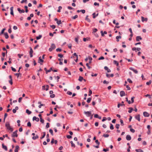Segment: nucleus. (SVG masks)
<instances>
[{"mask_svg": "<svg viewBox=\"0 0 152 152\" xmlns=\"http://www.w3.org/2000/svg\"><path fill=\"white\" fill-rule=\"evenodd\" d=\"M5 126L7 129L8 130H10L11 132H12L13 131V129L10 126L9 122H7L6 123Z\"/></svg>", "mask_w": 152, "mask_h": 152, "instance_id": "obj_1", "label": "nucleus"}, {"mask_svg": "<svg viewBox=\"0 0 152 152\" xmlns=\"http://www.w3.org/2000/svg\"><path fill=\"white\" fill-rule=\"evenodd\" d=\"M56 47L54 44H52L51 45L49 49V51L50 52H51L53 50L56 48Z\"/></svg>", "mask_w": 152, "mask_h": 152, "instance_id": "obj_2", "label": "nucleus"}, {"mask_svg": "<svg viewBox=\"0 0 152 152\" xmlns=\"http://www.w3.org/2000/svg\"><path fill=\"white\" fill-rule=\"evenodd\" d=\"M84 113L87 117H89L91 115V111H85L84 112Z\"/></svg>", "mask_w": 152, "mask_h": 152, "instance_id": "obj_3", "label": "nucleus"}, {"mask_svg": "<svg viewBox=\"0 0 152 152\" xmlns=\"http://www.w3.org/2000/svg\"><path fill=\"white\" fill-rule=\"evenodd\" d=\"M18 132V130H16L15 132H13L12 134V137H17L18 136V135L17 134V133Z\"/></svg>", "mask_w": 152, "mask_h": 152, "instance_id": "obj_4", "label": "nucleus"}, {"mask_svg": "<svg viewBox=\"0 0 152 152\" xmlns=\"http://www.w3.org/2000/svg\"><path fill=\"white\" fill-rule=\"evenodd\" d=\"M54 20L56 22V23L58 25H59L61 23V20H58L57 18H55Z\"/></svg>", "mask_w": 152, "mask_h": 152, "instance_id": "obj_5", "label": "nucleus"}, {"mask_svg": "<svg viewBox=\"0 0 152 152\" xmlns=\"http://www.w3.org/2000/svg\"><path fill=\"white\" fill-rule=\"evenodd\" d=\"M44 61L41 59V56H40L39 58L38 62L40 63V64H42V63Z\"/></svg>", "mask_w": 152, "mask_h": 152, "instance_id": "obj_6", "label": "nucleus"}, {"mask_svg": "<svg viewBox=\"0 0 152 152\" xmlns=\"http://www.w3.org/2000/svg\"><path fill=\"white\" fill-rule=\"evenodd\" d=\"M143 115L145 117H148L149 116V114L146 112H144L143 113Z\"/></svg>", "mask_w": 152, "mask_h": 152, "instance_id": "obj_7", "label": "nucleus"}, {"mask_svg": "<svg viewBox=\"0 0 152 152\" xmlns=\"http://www.w3.org/2000/svg\"><path fill=\"white\" fill-rule=\"evenodd\" d=\"M129 69L130 70L133 71V72L136 74H137L138 72V71L136 69H134L132 67H130Z\"/></svg>", "mask_w": 152, "mask_h": 152, "instance_id": "obj_8", "label": "nucleus"}, {"mask_svg": "<svg viewBox=\"0 0 152 152\" xmlns=\"http://www.w3.org/2000/svg\"><path fill=\"white\" fill-rule=\"evenodd\" d=\"M17 10L20 13H24L25 12V11L24 10L22 9V10H21L20 8H18L17 9Z\"/></svg>", "mask_w": 152, "mask_h": 152, "instance_id": "obj_9", "label": "nucleus"}, {"mask_svg": "<svg viewBox=\"0 0 152 152\" xmlns=\"http://www.w3.org/2000/svg\"><path fill=\"white\" fill-rule=\"evenodd\" d=\"M142 39V37L140 36H138L136 37V40L137 41H139L140 40Z\"/></svg>", "mask_w": 152, "mask_h": 152, "instance_id": "obj_10", "label": "nucleus"}, {"mask_svg": "<svg viewBox=\"0 0 152 152\" xmlns=\"http://www.w3.org/2000/svg\"><path fill=\"white\" fill-rule=\"evenodd\" d=\"M135 118L136 120H137L138 121H140V115L138 114L135 117Z\"/></svg>", "mask_w": 152, "mask_h": 152, "instance_id": "obj_11", "label": "nucleus"}, {"mask_svg": "<svg viewBox=\"0 0 152 152\" xmlns=\"http://www.w3.org/2000/svg\"><path fill=\"white\" fill-rule=\"evenodd\" d=\"M141 18V20L142 22H143L144 21L147 22L148 20V18H145L143 16H142Z\"/></svg>", "mask_w": 152, "mask_h": 152, "instance_id": "obj_12", "label": "nucleus"}, {"mask_svg": "<svg viewBox=\"0 0 152 152\" xmlns=\"http://www.w3.org/2000/svg\"><path fill=\"white\" fill-rule=\"evenodd\" d=\"M13 7H12L10 8V14L12 15H14V13H13Z\"/></svg>", "mask_w": 152, "mask_h": 152, "instance_id": "obj_13", "label": "nucleus"}, {"mask_svg": "<svg viewBox=\"0 0 152 152\" xmlns=\"http://www.w3.org/2000/svg\"><path fill=\"white\" fill-rule=\"evenodd\" d=\"M125 106V104H124V102L122 101L121 102V103L118 104V108H119L121 106Z\"/></svg>", "mask_w": 152, "mask_h": 152, "instance_id": "obj_14", "label": "nucleus"}, {"mask_svg": "<svg viewBox=\"0 0 152 152\" xmlns=\"http://www.w3.org/2000/svg\"><path fill=\"white\" fill-rule=\"evenodd\" d=\"M33 120H35L37 122H38L39 121V118H37L36 116H34L33 118Z\"/></svg>", "mask_w": 152, "mask_h": 152, "instance_id": "obj_15", "label": "nucleus"}, {"mask_svg": "<svg viewBox=\"0 0 152 152\" xmlns=\"http://www.w3.org/2000/svg\"><path fill=\"white\" fill-rule=\"evenodd\" d=\"M120 95L121 97H123V96H125V93L124 91H122L120 92Z\"/></svg>", "mask_w": 152, "mask_h": 152, "instance_id": "obj_16", "label": "nucleus"}, {"mask_svg": "<svg viewBox=\"0 0 152 152\" xmlns=\"http://www.w3.org/2000/svg\"><path fill=\"white\" fill-rule=\"evenodd\" d=\"M126 139L128 140H130L131 139V137L130 135H127L126 136Z\"/></svg>", "mask_w": 152, "mask_h": 152, "instance_id": "obj_17", "label": "nucleus"}, {"mask_svg": "<svg viewBox=\"0 0 152 152\" xmlns=\"http://www.w3.org/2000/svg\"><path fill=\"white\" fill-rule=\"evenodd\" d=\"M2 148L4 149L5 151H7V148L6 145H4V144H2Z\"/></svg>", "mask_w": 152, "mask_h": 152, "instance_id": "obj_18", "label": "nucleus"}, {"mask_svg": "<svg viewBox=\"0 0 152 152\" xmlns=\"http://www.w3.org/2000/svg\"><path fill=\"white\" fill-rule=\"evenodd\" d=\"M19 148V147L18 145H16L15 146V152H18Z\"/></svg>", "mask_w": 152, "mask_h": 152, "instance_id": "obj_19", "label": "nucleus"}, {"mask_svg": "<svg viewBox=\"0 0 152 152\" xmlns=\"http://www.w3.org/2000/svg\"><path fill=\"white\" fill-rule=\"evenodd\" d=\"M128 109L129 110L128 112L129 113H131L132 111L133 110V108L131 107L128 108Z\"/></svg>", "mask_w": 152, "mask_h": 152, "instance_id": "obj_20", "label": "nucleus"}, {"mask_svg": "<svg viewBox=\"0 0 152 152\" xmlns=\"http://www.w3.org/2000/svg\"><path fill=\"white\" fill-rule=\"evenodd\" d=\"M39 138V136L37 135H36L35 136H33L32 137V139L34 140H36Z\"/></svg>", "mask_w": 152, "mask_h": 152, "instance_id": "obj_21", "label": "nucleus"}, {"mask_svg": "<svg viewBox=\"0 0 152 152\" xmlns=\"http://www.w3.org/2000/svg\"><path fill=\"white\" fill-rule=\"evenodd\" d=\"M113 64L116 65L117 66H118L119 65V63L118 62L115 60H114L113 61Z\"/></svg>", "mask_w": 152, "mask_h": 152, "instance_id": "obj_22", "label": "nucleus"}, {"mask_svg": "<svg viewBox=\"0 0 152 152\" xmlns=\"http://www.w3.org/2000/svg\"><path fill=\"white\" fill-rule=\"evenodd\" d=\"M88 15H87L86 18L85 20H86L88 22H91V20L89 18H88Z\"/></svg>", "mask_w": 152, "mask_h": 152, "instance_id": "obj_23", "label": "nucleus"}, {"mask_svg": "<svg viewBox=\"0 0 152 152\" xmlns=\"http://www.w3.org/2000/svg\"><path fill=\"white\" fill-rule=\"evenodd\" d=\"M121 36H117L116 37V41L117 42H118L119 41V39H121Z\"/></svg>", "mask_w": 152, "mask_h": 152, "instance_id": "obj_24", "label": "nucleus"}, {"mask_svg": "<svg viewBox=\"0 0 152 152\" xmlns=\"http://www.w3.org/2000/svg\"><path fill=\"white\" fill-rule=\"evenodd\" d=\"M26 112L28 115H30L31 113V111H29L28 109L26 110Z\"/></svg>", "mask_w": 152, "mask_h": 152, "instance_id": "obj_25", "label": "nucleus"}, {"mask_svg": "<svg viewBox=\"0 0 152 152\" xmlns=\"http://www.w3.org/2000/svg\"><path fill=\"white\" fill-rule=\"evenodd\" d=\"M43 135L42 136V137H40V138L41 139H42L45 136V135H46V133H45V132H43Z\"/></svg>", "mask_w": 152, "mask_h": 152, "instance_id": "obj_26", "label": "nucleus"}, {"mask_svg": "<svg viewBox=\"0 0 152 152\" xmlns=\"http://www.w3.org/2000/svg\"><path fill=\"white\" fill-rule=\"evenodd\" d=\"M83 78L81 76H80L79 77V78L78 79V80L80 81L81 82L83 80Z\"/></svg>", "mask_w": 152, "mask_h": 152, "instance_id": "obj_27", "label": "nucleus"}, {"mask_svg": "<svg viewBox=\"0 0 152 152\" xmlns=\"http://www.w3.org/2000/svg\"><path fill=\"white\" fill-rule=\"evenodd\" d=\"M4 35H5V38L6 39H7L8 38L9 36L7 33H4Z\"/></svg>", "mask_w": 152, "mask_h": 152, "instance_id": "obj_28", "label": "nucleus"}, {"mask_svg": "<svg viewBox=\"0 0 152 152\" xmlns=\"http://www.w3.org/2000/svg\"><path fill=\"white\" fill-rule=\"evenodd\" d=\"M42 37V35H39L38 36L36 37V39L37 40H39Z\"/></svg>", "mask_w": 152, "mask_h": 152, "instance_id": "obj_29", "label": "nucleus"}, {"mask_svg": "<svg viewBox=\"0 0 152 152\" xmlns=\"http://www.w3.org/2000/svg\"><path fill=\"white\" fill-rule=\"evenodd\" d=\"M135 151L137 152H143V150L141 149H136Z\"/></svg>", "mask_w": 152, "mask_h": 152, "instance_id": "obj_30", "label": "nucleus"}, {"mask_svg": "<svg viewBox=\"0 0 152 152\" xmlns=\"http://www.w3.org/2000/svg\"><path fill=\"white\" fill-rule=\"evenodd\" d=\"M70 143L71 144V146L72 147L75 148V144L73 143V142L72 141H70Z\"/></svg>", "mask_w": 152, "mask_h": 152, "instance_id": "obj_31", "label": "nucleus"}, {"mask_svg": "<svg viewBox=\"0 0 152 152\" xmlns=\"http://www.w3.org/2000/svg\"><path fill=\"white\" fill-rule=\"evenodd\" d=\"M88 59L89 60V64H91V61L92 60V58L90 56H88Z\"/></svg>", "mask_w": 152, "mask_h": 152, "instance_id": "obj_32", "label": "nucleus"}, {"mask_svg": "<svg viewBox=\"0 0 152 152\" xmlns=\"http://www.w3.org/2000/svg\"><path fill=\"white\" fill-rule=\"evenodd\" d=\"M110 128L111 130H113L114 129V127L113 125L110 123Z\"/></svg>", "mask_w": 152, "mask_h": 152, "instance_id": "obj_33", "label": "nucleus"}, {"mask_svg": "<svg viewBox=\"0 0 152 152\" xmlns=\"http://www.w3.org/2000/svg\"><path fill=\"white\" fill-rule=\"evenodd\" d=\"M91 98L90 97L88 98L87 100V102L88 103H89L91 102Z\"/></svg>", "mask_w": 152, "mask_h": 152, "instance_id": "obj_34", "label": "nucleus"}, {"mask_svg": "<svg viewBox=\"0 0 152 152\" xmlns=\"http://www.w3.org/2000/svg\"><path fill=\"white\" fill-rule=\"evenodd\" d=\"M62 7L61 6H59L58 7V9L57 10V12H60L61 11L60 10H61L62 9Z\"/></svg>", "mask_w": 152, "mask_h": 152, "instance_id": "obj_35", "label": "nucleus"}, {"mask_svg": "<svg viewBox=\"0 0 152 152\" xmlns=\"http://www.w3.org/2000/svg\"><path fill=\"white\" fill-rule=\"evenodd\" d=\"M127 80L130 83H132V81L130 78H128Z\"/></svg>", "mask_w": 152, "mask_h": 152, "instance_id": "obj_36", "label": "nucleus"}, {"mask_svg": "<svg viewBox=\"0 0 152 152\" xmlns=\"http://www.w3.org/2000/svg\"><path fill=\"white\" fill-rule=\"evenodd\" d=\"M29 48L30 49V50L29 51V53H33V50H32V48L30 47Z\"/></svg>", "mask_w": 152, "mask_h": 152, "instance_id": "obj_37", "label": "nucleus"}, {"mask_svg": "<svg viewBox=\"0 0 152 152\" xmlns=\"http://www.w3.org/2000/svg\"><path fill=\"white\" fill-rule=\"evenodd\" d=\"M52 70V68H50L49 70L46 71V74H47L48 72H50Z\"/></svg>", "mask_w": 152, "mask_h": 152, "instance_id": "obj_38", "label": "nucleus"}, {"mask_svg": "<svg viewBox=\"0 0 152 152\" xmlns=\"http://www.w3.org/2000/svg\"><path fill=\"white\" fill-rule=\"evenodd\" d=\"M109 135L108 134H104L103 136L104 137H108L109 136Z\"/></svg>", "mask_w": 152, "mask_h": 152, "instance_id": "obj_39", "label": "nucleus"}, {"mask_svg": "<svg viewBox=\"0 0 152 152\" xmlns=\"http://www.w3.org/2000/svg\"><path fill=\"white\" fill-rule=\"evenodd\" d=\"M24 8L25 9V12H28V7L27 6H25L24 7Z\"/></svg>", "mask_w": 152, "mask_h": 152, "instance_id": "obj_40", "label": "nucleus"}, {"mask_svg": "<svg viewBox=\"0 0 152 152\" xmlns=\"http://www.w3.org/2000/svg\"><path fill=\"white\" fill-rule=\"evenodd\" d=\"M120 123H121V125L122 126H123L124 125V123H123V121L121 120V119H120Z\"/></svg>", "mask_w": 152, "mask_h": 152, "instance_id": "obj_41", "label": "nucleus"}, {"mask_svg": "<svg viewBox=\"0 0 152 152\" xmlns=\"http://www.w3.org/2000/svg\"><path fill=\"white\" fill-rule=\"evenodd\" d=\"M5 30V28H3L1 31V32L0 33V35H1V34H3L4 33V31Z\"/></svg>", "mask_w": 152, "mask_h": 152, "instance_id": "obj_42", "label": "nucleus"}, {"mask_svg": "<svg viewBox=\"0 0 152 152\" xmlns=\"http://www.w3.org/2000/svg\"><path fill=\"white\" fill-rule=\"evenodd\" d=\"M23 54H18V57L20 58H21V56H23Z\"/></svg>", "mask_w": 152, "mask_h": 152, "instance_id": "obj_43", "label": "nucleus"}, {"mask_svg": "<svg viewBox=\"0 0 152 152\" xmlns=\"http://www.w3.org/2000/svg\"><path fill=\"white\" fill-rule=\"evenodd\" d=\"M92 94V91L90 89L89 91V94H88V96H91V94Z\"/></svg>", "mask_w": 152, "mask_h": 152, "instance_id": "obj_44", "label": "nucleus"}, {"mask_svg": "<svg viewBox=\"0 0 152 152\" xmlns=\"http://www.w3.org/2000/svg\"><path fill=\"white\" fill-rule=\"evenodd\" d=\"M120 125L118 124H116L115 125V127L117 129H118L119 128Z\"/></svg>", "mask_w": 152, "mask_h": 152, "instance_id": "obj_45", "label": "nucleus"}, {"mask_svg": "<svg viewBox=\"0 0 152 152\" xmlns=\"http://www.w3.org/2000/svg\"><path fill=\"white\" fill-rule=\"evenodd\" d=\"M49 132L52 135H53V131L52 129H50L49 130Z\"/></svg>", "mask_w": 152, "mask_h": 152, "instance_id": "obj_46", "label": "nucleus"}, {"mask_svg": "<svg viewBox=\"0 0 152 152\" xmlns=\"http://www.w3.org/2000/svg\"><path fill=\"white\" fill-rule=\"evenodd\" d=\"M126 101L127 102H128V103L129 104H131V102L130 101V100H128L127 97H126Z\"/></svg>", "mask_w": 152, "mask_h": 152, "instance_id": "obj_47", "label": "nucleus"}, {"mask_svg": "<svg viewBox=\"0 0 152 152\" xmlns=\"http://www.w3.org/2000/svg\"><path fill=\"white\" fill-rule=\"evenodd\" d=\"M151 80H150L148 82H147L146 83V84L148 85H149L151 83Z\"/></svg>", "mask_w": 152, "mask_h": 152, "instance_id": "obj_48", "label": "nucleus"}, {"mask_svg": "<svg viewBox=\"0 0 152 152\" xmlns=\"http://www.w3.org/2000/svg\"><path fill=\"white\" fill-rule=\"evenodd\" d=\"M95 142L97 145H99L100 142H99L98 140H96Z\"/></svg>", "mask_w": 152, "mask_h": 152, "instance_id": "obj_49", "label": "nucleus"}, {"mask_svg": "<svg viewBox=\"0 0 152 152\" xmlns=\"http://www.w3.org/2000/svg\"><path fill=\"white\" fill-rule=\"evenodd\" d=\"M20 75H21V74L20 72L19 73H17L15 74V75L16 76H17L18 77Z\"/></svg>", "mask_w": 152, "mask_h": 152, "instance_id": "obj_50", "label": "nucleus"}, {"mask_svg": "<svg viewBox=\"0 0 152 152\" xmlns=\"http://www.w3.org/2000/svg\"><path fill=\"white\" fill-rule=\"evenodd\" d=\"M56 51L57 52H61V49L60 48H58L56 49Z\"/></svg>", "mask_w": 152, "mask_h": 152, "instance_id": "obj_51", "label": "nucleus"}, {"mask_svg": "<svg viewBox=\"0 0 152 152\" xmlns=\"http://www.w3.org/2000/svg\"><path fill=\"white\" fill-rule=\"evenodd\" d=\"M67 94L69 95H71L72 94V93L71 92V91H68L67 92Z\"/></svg>", "mask_w": 152, "mask_h": 152, "instance_id": "obj_52", "label": "nucleus"}, {"mask_svg": "<svg viewBox=\"0 0 152 152\" xmlns=\"http://www.w3.org/2000/svg\"><path fill=\"white\" fill-rule=\"evenodd\" d=\"M45 87H46V88H45V90L46 91H48V89H49V86L48 85H47L45 86Z\"/></svg>", "mask_w": 152, "mask_h": 152, "instance_id": "obj_53", "label": "nucleus"}, {"mask_svg": "<svg viewBox=\"0 0 152 152\" xmlns=\"http://www.w3.org/2000/svg\"><path fill=\"white\" fill-rule=\"evenodd\" d=\"M145 96L146 97L148 96V98L149 99H150L151 98V95H150V94H147L146 95H145Z\"/></svg>", "mask_w": 152, "mask_h": 152, "instance_id": "obj_54", "label": "nucleus"}, {"mask_svg": "<svg viewBox=\"0 0 152 152\" xmlns=\"http://www.w3.org/2000/svg\"><path fill=\"white\" fill-rule=\"evenodd\" d=\"M78 17V15H75L74 16L72 17V19H75L76 18Z\"/></svg>", "mask_w": 152, "mask_h": 152, "instance_id": "obj_55", "label": "nucleus"}, {"mask_svg": "<svg viewBox=\"0 0 152 152\" xmlns=\"http://www.w3.org/2000/svg\"><path fill=\"white\" fill-rule=\"evenodd\" d=\"M11 68L12 70V71H13V72H15L16 71V69H15L13 68V67L12 66L11 67Z\"/></svg>", "mask_w": 152, "mask_h": 152, "instance_id": "obj_56", "label": "nucleus"}, {"mask_svg": "<svg viewBox=\"0 0 152 152\" xmlns=\"http://www.w3.org/2000/svg\"><path fill=\"white\" fill-rule=\"evenodd\" d=\"M130 131L132 133H134L135 132V130L132 128L130 129Z\"/></svg>", "mask_w": 152, "mask_h": 152, "instance_id": "obj_57", "label": "nucleus"}, {"mask_svg": "<svg viewBox=\"0 0 152 152\" xmlns=\"http://www.w3.org/2000/svg\"><path fill=\"white\" fill-rule=\"evenodd\" d=\"M72 46V45L71 44H68V48L70 49H71Z\"/></svg>", "mask_w": 152, "mask_h": 152, "instance_id": "obj_58", "label": "nucleus"}, {"mask_svg": "<svg viewBox=\"0 0 152 152\" xmlns=\"http://www.w3.org/2000/svg\"><path fill=\"white\" fill-rule=\"evenodd\" d=\"M40 121L42 123H44V120L42 119V118H40Z\"/></svg>", "mask_w": 152, "mask_h": 152, "instance_id": "obj_59", "label": "nucleus"}, {"mask_svg": "<svg viewBox=\"0 0 152 152\" xmlns=\"http://www.w3.org/2000/svg\"><path fill=\"white\" fill-rule=\"evenodd\" d=\"M27 126L29 127H30L31 126V123L29 121L28 122L27 124Z\"/></svg>", "mask_w": 152, "mask_h": 152, "instance_id": "obj_60", "label": "nucleus"}, {"mask_svg": "<svg viewBox=\"0 0 152 152\" xmlns=\"http://www.w3.org/2000/svg\"><path fill=\"white\" fill-rule=\"evenodd\" d=\"M80 12H81L83 14L85 13L86 11L84 10H80Z\"/></svg>", "mask_w": 152, "mask_h": 152, "instance_id": "obj_61", "label": "nucleus"}, {"mask_svg": "<svg viewBox=\"0 0 152 152\" xmlns=\"http://www.w3.org/2000/svg\"><path fill=\"white\" fill-rule=\"evenodd\" d=\"M54 139L53 138L51 140V142H50L51 144L52 145L53 144V143H54Z\"/></svg>", "mask_w": 152, "mask_h": 152, "instance_id": "obj_62", "label": "nucleus"}, {"mask_svg": "<svg viewBox=\"0 0 152 152\" xmlns=\"http://www.w3.org/2000/svg\"><path fill=\"white\" fill-rule=\"evenodd\" d=\"M50 27H51L53 29H55L56 28L55 26L54 25H50Z\"/></svg>", "mask_w": 152, "mask_h": 152, "instance_id": "obj_63", "label": "nucleus"}, {"mask_svg": "<svg viewBox=\"0 0 152 152\" xmlns=\"http://www.w3.org/2000/svg\"><path fill=\"white\" fill-rule=\"evenodd\" d=\"M50 97L51 98H53L55 97L54 94H52L50 95Z\"/></svg>", "mask_w": 152, "mask_h": 152, "instance_id": "obj_64", "label": "nucleus"}]
</instances>
